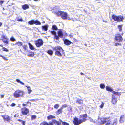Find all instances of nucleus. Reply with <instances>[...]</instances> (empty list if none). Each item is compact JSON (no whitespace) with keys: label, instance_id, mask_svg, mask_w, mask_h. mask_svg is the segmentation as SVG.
Segmentation results:
<instances>
[{"label":"nucleus","instance_id":"obj_61","mask_svg":"<svg viewBox=\"0 0 125 125\" xmlns=\"http://www.w3.org/2000/svg\"><path fill=\"white\" fill-rule=\"evenodd\" d=\"M69 36H70V38H73V35H69Z\"/></svg>","mask_w":125,"mask_h":125},{"label":"nucleus","instance_id":"obj_18","mask_svg":"<svg viewBox=\"0 0 125 125\" xmlns=\"http://www.w3.org/2000/svg\"><path fill=\"white\" fill-rule=\"evenodd\" d=\"M62 109L61 107L58 110L55 112L56 113L57 115L61 114L62 112Z\"/></svg>","mask_w":125,"mask_h":125},{"label":"nucleus","instance_id":"obj_52","mask_svg":"<svg viewBox=\"0 0 125 125\" xmlns=\"http://www.w3.org/2000/svg\"><path fill=\"white\" fill-rule=\"evenodd\" d=\"M21 123L22 124V125H25V121H23L22 122H21Z\"/></svg>","mask_w":125,"mask_h":125},{"label":"nucleus","instance_id":"obj_5","mask_svg":"<svg viewBox=\"0 0 125 125\" xmlns=\"http://www.w3.org/2000/svg\"><path fill=\"white\" fill-rule=\"evenodd\" d=\"M111 18L114 21H117V22L122 21L124 19L123 16L121 15L117 16L115 14L112 15Z\"/></svg>","mask_w":125,"mask_h":125},{"label":"nucleus","instance_id":"obj_24","mask_svg":"<svg viewBox=\"0 0 125 125\" xmlns=\"http://www.w3.org/2000/svg\"><path fill=\"white\" fill-rule=\"evenodd\" d=\"M34 55V52H30L27 55L28 57H32Z\"/></svg>","mask_w":125,"mask_h":125},{"label":"nucleus","instance_id":"obj_57","mask_svg":"<svg viewBox=\"0 0 125 125\" xmlns=\"http://www.w3.org/2000/svg\"><path fill=\"white\" fill-rule=\"evenodd\" d=\"M4 95H0L1 98H3L4 97Z\"/></svg>","mask_w":125,"mask_h":125},{"label":"nucleus","instance_id":"obj_3","mask_svg":"<svg viewBox=\"0 0 125 125\" xmlns=\"http://www.w3.org/2000/svg\"><path fill=\"white\" fill-rule=\"evenodd\" d=\"M25 94L23 91L17 89L13 93V96L16 98L23 97Z\"/></svg>","mask_w":125,"mask_h":125},{"label":"nucleus","instance_id":"obj_39","mask_svg":"<svg viewBox=\"0 0 125 125\" xmlns=\"http://www.w3.org/2000/svg\"><path fill=\"white\" fill-rule=\"evenodd\" d=\"M36 118V115H32L31 116V119L33 120L35 119Z\"/></svg>","mask_w":125,"mask_h":125},{"label":"nucleus","instance_id":"obj_62","mask_svg":"<svg viewBox=\"0 0 125 125\" xmlns=\"http://www.w3.org/2000/svg\"><path fill=\"white\" fill-rule=\"evenodd\" d=\"M2 23L1 22H0V27L2 25Z\"/></svg>","mask_w":125,"mask_h":125},{"label":"nucleus","instance_id":"obj_8","mask_svg":"<svg viewBox=\"0 0 125 125\" xmlns=\"http://www.w3.org/2000/svg\"><path fill=\"white\" fill-rule=\"evenodd\" d=\"M114 39L116 41L120 42L122 41L123 38L120 34L117 33L115 35Z\"/></svg>","mask_w":125,"mask_h":125},{"label":"nucleus","instance_id":"obj_59","mask_svg":"<svg viewBox=\"0 0 125 125\" xmlns=\"http://www.w3.org/2000/svg\"><path fill=\"white\" fill-rule=\"evenodd\" d=\"M28 91L29 92V93H30L32 91L30 89H28Z\"/></svg>","mask_w":125,"mask_h":125},{"label":"nucleus","instance_id":"obj_44","mask_svg":"<svg viewBox=\"0 0 125 125\" xmlns=\"http://www.w3.org/2000/svg\"><path fill=\"white\" fill-rule=\"evenodd\" d=\"M2 50L3 51H5L6 52H8V49H7L5 47H2Z\"/></svg>","mask_w":125,"mask_h":125},{"label":"nucleus","instance_id":"obj_40","mask_svg":"<svg viewBox=\"0 0 125 125\" xmlns=\"http://www.w3.org/2000/svg\"><path fill=\"white\" fill-rule=\"evenodd\" d=\"M100 87L101 89H104L105 87V85L103 84H101L100 85Z\"/></svg>","mask_w":125,"mask_h":125},{"label":"nucleus","instance_id":"obj_30","mask_svg":"<svg viewBox=\"0 0 125 125\" xmlns=\"http://www.w3.org/2000/svg\"><path fill=\"white\" fill-rule=\"evenodd\" d=\"M16 44H17L18 46H22L23 43L22 42H16L14 45H15Z\"/></svg>","mask_w":125,"mask_h":125},{"label":"nucleus","instance_id":"obj_13","mask_svg":"<svg viewBox=\"0 0 125 125\" xmlns=\"http://www.w3.org/2000/svg\"><path fill=\"white\" fill-rule=\"evenodd\" d=\"M2 40L4 43L6 44H9V39L5 36L3 35L2 37Z\"/></svg>","mask_w":125,"mask_h":125},{"label":"nucleus","instance_id":"obj_29","mask_svg":"<svg viewBox=\"0 0 125 125\" xmlns=\"http://www.w3.org/2000/svg\"><path fill=\"white\" fill-rule=\"evenodd\" d=\"M34 20L32 19L29 21L28 23L29 24L32 25L34 24Z\"/></svg>","mask_w":125,"mask_h":125},{"label":"nucleus","instance_id":"obj_50","mask_svg":"<svg viewBox=\"0 0 125 125\" xmlns=\"http://www.w3.org/2000/svg\"><path fill=\"white\" fill-rule=\"evenodd\" d=\"M17 21H23V20L22 18H21L20 19H18Z\"/></svg>","mask_w":125,"mask_h":125},{"label":"nucleus","instance_id":"obj_49","mask_svg":"<svg viewBox=\"0 0 125 125\" xmlns=\"http://www.w3.org/2000/svg\"><path fill=\"white\" fill-rule=\"evenodd\" d=\"M15 104L14 103H12L10 105L12 107H14L15 105Z\"/></svg>","mask_w":125,"mask_h":125},{"label":"nucleus","instance_id":"obj_10","mask_svg":"<svg viewBox=\"0 0 125 125\" xmlns=\"http://www.w3.org/2000/svg\"><path fill=\"white\" fill-rule=\"evenodd\" d=\"M73 122L74 125H79L82 123L79 119L76 117L74 118Z\"/></svg>","mask_w":125,"mask_h":125},{"label":"nucleus","instance_id":"obj_63","mask_svg":"<svg viewBox=\"0 0 125 125\" xmlns=\"http://www.w3.org/2000/svg\"><path fill=\"white\" fill-rule=\"evenodd\" d=\"M80 74L81 75H84V74L82 72L80 73Z\"/></svg>","mask_w":125,"mask_h":125},{"label":"nucleus","instance_id":"obj_23","mask_svg":"<svg viewBox=\"0 0 125 125\" xmlns=\"http://www.w3.org/2000/svg\"><path fill=\"white\" fill-rule=\"evenodd\" d=\"M112 93L116 95L117 96H120L121 95V92H116L114 91H113Z\"/></svg>","mask_w":125,"mask_h":125},{"label":"nucleus","instance_id":"obj_34","mask_svg":"<svg viewBox=\"0 0 125 125\" xmlns=\"http://www.w3.org/2000/svg\"><path fill=\"white\" fill-rule=\"evenodd\" d=\"M122 25H119L117 26V27L119 29V32H121L122 29Z\"/></svg>","mask_w":125,"mask_h":125},{"label":"nucleus","instance_id":"obj_32","mask_svg":"<svg viewBox=\"0 0 125 125\" xmlns=\"http://www.w3.org/2000/svg\"><path fill=\"white\" fill-rule=\"evenodd\" d=\"M60 122H59L61 123V122H62V125H70L69 124L65 122L62 121V120H60Z\"/></svg>","mask_w":125,"mask_h":125},{"label":"nucleus","instance_id":"obj_7","mask_svg":"<svg viewBox=\"0 0 125 125\" xmlns=\"http://www.w3.org/2000/svg\"><path fill=\"white\" fill-rule=\"evenodd\" d=\"M35 44L37 47H39L42 46L43 44V41L42 39H39L34 41Z\"/></svg>","mask_w":125,"mask_h":125},{"label":"nucleus","instance_id":"obj_26","mask_svg":"<svg viewBox=\"0 0 125 125\" xmlns=\"http://www.w3.org/2000/svg\"><path fill=\"white\" fill-rule=\"evenodd\" d=\"M105 123V125H112V122L109 119V118L107 120V122Z\"/></svg>","mask_w":125,"mask_h":125},{"label":"nucleus","instance_id":"obj_42","mask_svg":"<svg viewBox=\"0 0 125 125\" xmlns=\"http://www.w3.org/2000/svg\"><path fill=\"white\" fill-rule=\"evenodd\" d=\"M59 107V104H56L54 106V108L55 109H57Z\"/></svg>","mask_w":125,"mask_h":125},{"label":"nucleus","instance_id":"obj_36","mask_svg":"<svg viewBox=\"0 0 125 125\" xmlns=\"http://www.w3.org/2000/svg\"><path fill=\"white\" fill-rule=\"evenodd\" d=\"M52 29L53 30H58L57 26L55 25H52Z\"/></svg>","mask_w":125,"mask_h":125},{"label":"nucleus","instance_id":"obj_55","mask_svg":"<svg viewBox=\"0 0 125 125\" xmlns=\"http://www.w3.org/2000/svg\"><path fill=\"white\" fill-rule=\"evenodd\" d=\"M19 116V115L17 114H15L14 115V117H17Z\"/></svg>","mask_w":125,"mask_h":125},{"label":"nucleus","instance_id":"obj_2","mask_svg":"<svg viewBox=\"0 0 125 125\" xmlns=\"http://www.w3.org/2000/svg\"><path fill=\"white\" fill-rule=\"evenodd\" d=\"M54 14L57 17L60 16L63 20H66L67 18L68 14L66 12L59 11L55 12Z\"/></svg>","mask_w":125,"mask_h":125},{"label":"nucleus","instance_id":"obj_4","mask_svg":"<svg viewBox=\"0 0 125 125\" xmlns=\"http://www.w3.org/2000/svg\"><path fill=\"white\" fill-rule=\"evenodd\" d=\"M54 124H55L57 125H61V123L58 121L55 120L53 119L52 120V122H50L49 123L46 121L42 122L40 123V125H53Z\"/></svg>","mask_w":125,"mask_h":125},{"label":"nucleus","instance_id":"obj_31","mask_svg":"<svg viewBox=\"0 0 125 125\" xmlns=\"http://www.w3.org/2000/svg\"><path fill=\"white\" fill-rule=\"evenodd\" d=\"M106 89L107 91H109L112 93L113 92V91L110 87L108 86H106Z\"/></svg>","mask_w":125,"mask_h":125},{"label":"nucleus","instance_id":"obj_60","mask_svg":"<svg viewBox=\"0 0 125 125\" xmlns=\"http://www.w3.org/2000/svg\"><path fill=\"white\" fill-rule=\"evenodd\" d=\"M26 86L27 88L28 89H29V88H30V87L29 86Z\"/></svg>","mask_w":125,"mask_h":125},{"label":"nucleus","instance_id":"obj_53","mask_svg":"<svg viewBox=\"0 0 125 125\" xmlns=\"http://www.w3.org/2000/svg\"><path fill=\"white\" fill-rule=\"evenodd\" d=\"M4 2V1L3 0H1L0 1V4L1 5H2L3 3Z\"/></svg>","mask_w":125,"mask_h":125},{"label":"nucleus","instance_id":"obj_14","mask_svg":"<svg viewBox=\"0 0 125 125\" xmlns=\"http://www.w3.org/2000/svg\"><path fill=\"white\" fill-rule=\"evenodd\" d=\"M57 33L58 35L57 36L58 37H60L61 38H63V33L61 29H59V30L57 31Z\"/></svg>","mask_w":125,"mask_h":125},{"label":"nucleus","instance_id":"obj_56","mask_svg":"<svg viewBox=\"0 0 125 125\" xmlns=\"http://www.w3.org/2000/svg\"><path fill=\"white\" fill-rule=\"evenodd\" d=\"M17 121L20 122H22V121H23L22 120H20V119H17Z\"/></svg>","mask_w":125,"mask_h":125},{"label":"nucleus","instance_id":"obj_19","mask_svg":"<svg viewBox=\"0 0 125 125\" xmlns=\"http://www.w3.org/2000/svg\"><path fill=\"white\" fill-rule=\"evenodd\" d=\"M83 100L81 99H78L76 101V102L77 103L80 104H82L83 103Z\"/></svg>","mask_w":125,"mask_h":125},{"label":"nucleus","instance_id":"obj_45","mask_svg":"<svg viewBox=\"0 0 125 125\" xmlns=\"http://www.w3.org/2000/svg\"><path fill=\"white\" fill-rule=\"evenodd\" d=\"M23 47L25 50H26L27 49L28 46L27 45H24L23 46Z\"/></svg>","mask_w":125,"mask_h":125},{"label":"nucleus","instance_id":"obj_9","mask_svg":"<svg viewBox=\"0 0 125 125\" xmlns=\"http://www.w3.org/2000/svg\"><path fill=\"white\" fill-rule=\"evenodd\" d=\"M87 114H82L79 116V119L82 123L85 122L87 120Z\"/></svg>","mask_w":125,"mask_h":125},{"label":"nucleus","instance_id":"obj_22","mask_svg":"<svg viewBox=\"0 0 125 125\" xmlns=\"http://www.w3.org/2000/svg\"><path fill=\"white\" fill-rule=\"evenodd\" d=\"M48 26L47 25L42 26V29L45 31H46L48 30Z\"/></svg>","mask_w":125,"mask_h":125},{"label":"nucleus","instance_id":"obj_6","mask_svg":"<svg viewBox=\"0 0 125 125\" xmlns=\"http://www.w3.org/2000/svg\"><path fill=\"white\" fill-rule=\"evenodd\" d=\"M108 118L102 117L98 118L97 122V124L98 125L104 124L107 122Z\"/></svg>","mask_w":125,"mask_h":125},{"label":"nucleus","instance_id":"obj_12","mask_svg":"<svg viewBox=\"0 0 125 125\" xmlns=\"http://www.w3.org/2000/svg\"><path fill=\"white\" fill-rule=\"evenodd\" d=\"M29 113V109L25 107L21 109V113L23 115H26Z\"/></svg>","mask_w":125,"mask_h":125},{"label":"nucleus","instance_id":"obj_20","mask_svg":"<svg viewBox=\"0 0 125 125\" xmlns=\"http://www.w3.org/2000/svg\"><path fill=\"white\" fill-rule=\"evenodd\" d=\"M124 115H122L121 116L119 119V122L121 123H123L124 122Z\"/></svg>","mask_w":125,"mask_h":125},{"label":"nucleus","instance_id":"obj_48","mask_svg":"<svg viewBox=\"0 0 125 125\" xmlns=\"http://www.w3.org/2000/svg\"><path fill=\"white\" fill-rule=\"evenodd\" d=\"M102 104H101L100 106L99 107H100L101 108H102L104 106V104L103 102H101Z\"/></svg>","mask_w":125,"mask_h":125},{"label":"nucleus","instance_id":"obj_51","mask_svg":"<svg viewBox=\"0 0 125 125\" xmlns=\"http://www.w3.org/2000/svg\"><path fill=\"white\" fill-rule=\"evenodd\" d=\"M73 41L75 42H76L78 41V40H77V39H75V38H73Z\"/></svg>","mask_w":125,"mask_h":125},{"label":"nucleus","instance_id":"obj_33","mask_svg":"<svg viewBox=\"0 0 125 125\" xmlns=\"http://www.w3.org/2000/svg\"><path fill=\"white\" fill-rule=\"evenodd\" d=\"M34 24L36 25H40L41 24L39 21L37 20H36L34 21Z\"/></svg>","mask_w":125,"mask_h":125},{"label":"nucleus","instance_id":"obj_35","mask_svg":"<svg viewBox=\"0 0 125 125\" xmlns=\"http://www.w3.org/2000/svg\"><path fill=\"white\" fill-rule=\"evenodd\" d=\"M28 44L30 49L31 50H33L34 49V48L33 46L30 43H29Z\"/></svg>","mask_w":125,"mask_h":125},{"label":"nucleus","instance_id":"obj_47","mask_svg":"<svg viewBox=\"0 0 125 125\" xmlns=\"http://www.w3.org/2000/svg\"><path fill=\"white\" fill-rule=\"evenodd\" d=\"M30 102L29 101L27 102L26 103V104H25L24 103H23L22 104V105L23 106H27V104L29 103H30Z\"/></svg>","mask_w":125,"mask_h":125},{"label":"nucleus","instance_id":"obj_46","mask_svg":"<svg viewBox=\"0 0 125 125\" xmlns=\"http://www.w3.org/2000/svg\"><path fill=\"white\" fill-rule=\"evenodd\" d=\"M10 40L14 42L16 41V40L13 37H12L10 38Z\"/></svg>","mask_w":125,"mask_h":125},{"label":"nucleus","instance_id":"obj_21","mask_svg":"<svg viewBox=\"0 0 125 125\" xmlns=\"http://www.w3.org/2000/svg\"><path fill=\"white\" fill-rule=\"evenodd\" d=\"M22 8L24 10H26L29 8L28 5L27 4H25L22 6Z\"/></svg>","mask_w":125,"mask_h":125},{"label":"nucleus","instance_id":"obj_58","mask_svg":"<svg viewBox=\"0 0 125 125\" xmlns=\"http://www.w3.org/2000/svg\"><path fill=\"white\" fill-rule=\"evenodd\" d=\"M35 99H30L29 100L31 101H35Z\"/></svg>","mask_w":125,"mask_h":125},{"label":"nucleus","instance_id":"obj_43","mask_svg":"<svg viewBox=\"0 0 125 125\" xmlns=\"http://www.w3.org/2000/svg\"><path fill=\"white\" fill-rule=\"evenodd\" d=\"M67 106L66 104H64L62 106L61 108L63 109V108L66 107Z\"/></svg>","mask_w":125,"mask_h":125},{"label":"nucleus","instance_id":"obj_11","mask_svg":"<svg viewBox=\"0 0 125 125\" xmlns=\"http://www.w3.org/2000/svg\"><path fill=\"white\" fill-rule=\"evenodd\" d=\"M4 121H7L10 122L12 121L11 117L7 115H1Z\"/></svg>","mask_w":125,"mask_h":125},{"label":"nucleus","instance_id":"obj_41","mask_svg":"<svg viewBox=\"0 0 125 125\" xmlns=\"http://www.w3.org/2000/svg\"><path fill=\"white\" fill-rule=\"evenodd\" d=\"M0 56L2 57V58L5 60L7 61L8 60V59L7 58L3 56L1 54H0Z\"/></svg>","mask_w":125,"mask_h":125},{"label":"nucleus","instance_id":"obj_28","mask_svg":"<svg viewBox=\"0 0 125 125\" xmlns=\"http://www.w3.org/2000/svg\"><path fill=\"white\" fill-rule=\"evenodd\" d=\"M46 52L49 55H52L53 54V52L52 51L51 49L48 50Z\"/></svg>","mask_w":125,"mask_h":125},{"label":"nucleus","instance_id":"obj_54","mask_svg":"<svg viewBox=\"0 0 125 125\" xmlns=\"http://www.w3.org/2000/svg\"><path fill=\"white\" fill-rule=\"evenodd\" d=\"M115 46H117V45H121V44L120 43H117L115 44Z\"/></svg>","mask_w":125,"mask_h":125},{"label":"nucleus","instance_id":"obj_64","mask_svg":"<svg viewBox=\"0 0 125 125\" xmlns=\"http://www.w3.org/2000/svg\"><path fill=\"white\" fill-rule=\"evenodd\" d=\"M0 46L3 47V45L2 44H0Z\"/></svg>","mask_w":125,"mask_h":125},{"label":"nucleus","instance_id":"obj_27","mask_svg":"<svg viewBox=\"0 0 125 125\" xmlns=\"http://www.w3.org/2000/svg\"><path fill=\"white\" fill-rule=\"evenodd\" d=\"M118 123V121L117 119H114L112 124V125H116Z\"/></svg>","mask_w":125,"mask_h":125},{"label":"nucleus","instance_id":"obj_38","mask_svg":"<svg viewBox=\"0 0 125 125\" xmlns=\"http://www.w3.org/2000/svg\"><path fill=\"white\" fill-rule=\"evenodd\" d=\"M72 107L71 106H70L67 108V110L68 111L70 112H71L72 111Z\"/></svg>","mask_w":125,"mask_h":125},{"label":"nucleus","instance_id":"obj_37","mask_svg":"<svg viewBox=\"0 0 125 125\" xmlns=\"http://www.w3.org/2000/svg\"><path fill=\"white\" fill-rule=\"evenodd\" d=\"M16 81L18 83L21 84L22 85H24V83L20 81L19 79H17L16 80Z\"/></svg>","mask_w":125,"mask_h":125},{"label":"nucleus","instance_id":"obj_15","mask_svg":"<svg viewBox=\"0 0 125 125\" xmlns=\"http://www.w3.org/2000/svg\"><path fill=\"white\" fill-rule=\"evenodd\" d=\"M116 99L117 98L115 97V96L114 95H112L111 100L112 104H116L117 102Z\"/></svg>","mask_w":125,"mask_h":125},{"label":"nucleus","instance_id":"obj_17","mask_svg":"<svg viewBox=\"0 0 125 125\" xmlns=\"http://www.w3.org/2000/svg\"><path fill=\"white\" fill-rule=\"evenodd\" d=\"M64 43L65 44L67 45H69L70 44L73 43L72 42L67 39H65L64 41Z\"/></svg>","mask_w":125,"mask_h":125},{"label":"nucleus","instance_id":"obj_25","mask_svg":"<svg viewBox=\"0 0 125 125\" xmlns=\"http://www.w3.org/2000/svg\"><path fill=\"white\" fill-rule=\"evenodd\" d=\"M55 116H53L52 115H50L47 117V119L48 120H50L52 119L55 118Z\"/></svg>","mask_w":125,"mask_h":125},{"label":"nucleus","instance_id":"obj_1","mask_svg":"<svg viewBox=\"0 0 125 125\" xmlns=\"http://www.w3.org/2000/svg\"><path fill=\"white\" fill-rule=\"evenodd\" d=\"M55 52V55L59 57L64 56L65 54L64 50L59 46H55L53 49Z\"/></svg>","mask_w":125,"mask_h":125},{"label":"nucleus","instance_id":"obj_16","mask_svg":"<svg viewBox=\"0 0 125 125\" xmlns=\"http://www.w3.org/2000/svg\"><path fill=\"white\" fill-rule=\"evenodd\" d=\"M50 32L52 34L54 35V39L56 40H59V38L58 37V36L56 35V33L54 31H51Z\"/></svg>","mask_w":125,"mask_h":125}]
</instances>
